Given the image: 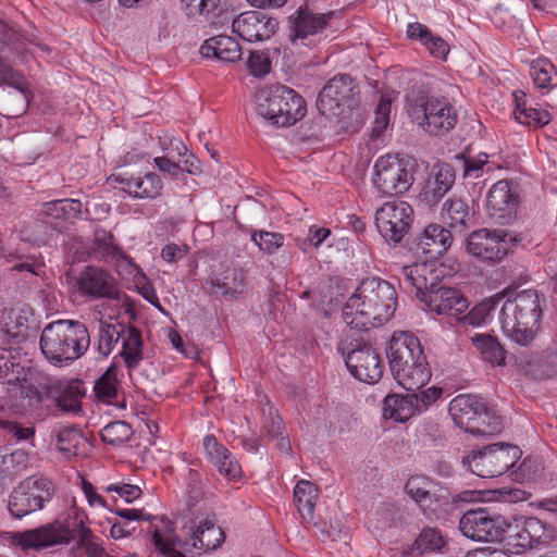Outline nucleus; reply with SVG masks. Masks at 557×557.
<instances>
[{
	"instance_id": "f257e3e1",
	"label": "nucleus",
	"mask_w": 557,
	"mask_h": 557,
	"mask_svg": "<svg viewBox=\"0 0 557 557\" xmlns=\"http://www.w3.org/2000/svg\"><path fill=\"white\" fill-rule=\"evenodd\" d=\"M397 307L395 287L381 277L363 280L346 300L342 315L352 329L367 330L387 322Z\"/></svg>"
},
{
	"instance_id": "f03ea898",
	"label": "nucleus",
	"mask_w": 557,
	"mask_h": 557,
	"mask_svg": "<svg viewBox=\"0 0 557 557\" xmlns=\"http://www.w3.org/2000/svg\"><path fill=\"white\" fill-rule=\"evenodd\" d=\"M387 359L394 380L404 389L418 391L431 380L432 371L421 343L410 332L393 334Z\"/></svg>"
},
{
	"instance_id": "7ed1b4c3",
	"label": "nucleus",
	"mask_w": 557,
	"mask_h": 557,
	"mask_svg": "<svg viewBox=\"0 0 557 557\" xmlns=\"http://www.w3.org/2000/svg\"><path fill=\"white\" fill-rule=\"evenodd\" d=\"M502 298L499 323L504 335L518 345L530 344L542 317L541 299L537 292L534 289L510 292L502 294Z\"/></svg>"
},
{
	"instance_id": "20e7f679",
	"label": "nucleus",
	"mask_w": 557,
	"mask_h": 557,
	"mask_svg": "<svg viewBox=\"0 0 557 557\" xmlns=\"http://www.w3.org/2000/svg\"><path fill=\"white\" fill-rule=\"evenodd\" d=\"M40 350L53 366L70 364L90 346L87 326L75 320H58L47 324L40 334Z\"/></svg>"
},
{
	"instance_id": "39448f33",
	"label": "nucleus",
	"mask_w": 557,
	"mask_h": 557,
	"mask_svg": "<svg viewBox=\"0 0 557 557\" xmlns=\"http://www.w3.org/2000/svg\"><path fill=\"white\" fill-rule=\"evenodd\" d=\"M256 111L268 124L289 127L307 113L304 98L293 88L273 84L259 89L255 95Z\"/></svg>"
},
{
	"instance_id": "423d86ee",
	"label": "nucleus",
	"mask_w": 557,
	"mask_h": 557,
	"mask_svg": "<svg viewBox=\"0 0 557 557\" xmlns=\"http://www.w3.org/2000/svg\"><path fill=\"white\" fill-rule=\"evenodd\" d=\"M161 527L157 525L152 531V542L164 555L169 554V557H186L177 548L186 549L188 545L206 552L215 550L225 541L224 531L216 525L212 518H206L197 527L189 528L187 532L188 542L181 540L174 533L169 521L161 520Z\"/></svg>"
},
{
	"instance_id": "0eeeda50",
	"label": "nucleus",
	"mask_w": 557,
	"mask_h": 557,
	"mask_svg": "<svg viewBox=\"0 0 557 557\" xmlns=\"http://www.w3.org/2000/svg\"><path fill=\"white\" fill-rule=\"evenodd\" d=\"M407 113L412 123L432 135H444L451 131L458 121V113L445 97L409 96Z\"/></svg>"
},
{
	"instance_id": "6e6552de",
	"label": "nucleus",
	"mask_w": 557,
	"mask_h": 557,
	"mask_svg": "<svg viewBox=\"0 0 557 557\" xmlns=\"http://www.w3.org/2000/svg\"><path fill=\"white\" fill-rule=\"evenodd\" d=\"M449 414L455 424L476 436L493 435L502 431V419L490 410L482 398L460 394L449 403Z\"/></svg>"
},
{
	"instance_id": "1a4fd4ad",
	"label": "nucleus",
	"mask_w": 557,
	"mask_h": 557,
	"mask_svg": "<svg viewBox=\"0 0 557 557\" xmlns=\"http://www.w3.org/2000/svg\"><path fill=\"white\" fill-rule=\"evenodd\" d=\"M521 455L518 446L496 443L465 456L462 465L480 478H495L513 467Z\"/></svg>"
},
{
	"instance_id": "9d476101",
	"label": "nucleus",
	"mask_w": 557,
	"mask_h": 557,
	"mask_svg": "<svg viewBox=\"0 0 557 557\" xmlns=\"http://www.w3.org/2000/svg\"><path fill=\"white\" fill-rule=\"evenodd\" d=\"M373 171V186L383 196L404 194L414 182L411 160L398 154L379 157Z\"/></svg>"
},
{
	"instance_id": "9b49d317",
	"label": "nucleus",
	"mask_w": 557,
	"mask_h": 557,
	"mask_svg": "<svg viewBox=\"0 0 557 557\" xmlns=\"http://www.w3.org/2000/svg\"><path fill=\"white\" fill-rule=\"evenodd\" d=\"M54 493L53 483L44 476H28L11 492L8 509L13 518L21 519L44 508Z\"/></svg>"
},
{
	"instance_id": "f8f14e48",
	"label": "nucleus",
	"mask_w": 557,
	"mask_h": 557,
	"mask_svg": "<svg viewBox=\"0 0 557 557\" xmlns=\"http://www.w3.org/2000/svg\"><path fill=\"white\" fill-rule=\"evenodd\" d=\"M405 492L430 520L444 518L451 506L447 491L424 475H411Z\"/></svg>"
},
{
	"instance_id": "ddd939ff",
	"label": "nucleus",
	"mask_w": 557,
	"mask_h": 557,
	"mask_svg": "<svg viewBox=\"0 0 557 557\" xmlns=\"http://www.w3.org/2000/svg\"><path fill=\"white\" fill-rule=\"evenodd\" d=\"M358 94L349 75L335 76L320 91L315 107L324 115L344 119L358 107Z\"/></svg>"
},
{
	"instance_id": "4468645a",
	"label": "nucleus",
	"mask_w": 557,
	"mask_h": 557,
	"mask_svg": "<svg viewBox=\"0 0 557 557\" xmlns=\"http://www.w3.org/2000/svg\"><path fill=\"white\" fill-rule=\"evenodd\" d=\"M517 244V238L504 230L481 228L473 231L466 239L467 252L488 262L500 261Z\"/></svg>"
},
{
	"instance_id": "2eb2a0df",
	"label": "nucleus",
	"mask_w": 557,
	"mask_h": 557,
	"mask_svg": "<svg viewBox=\"0 0 557 557\" xmlns=\"http://www.w3.org/2000/svg\"><path fill=\"white\" fill-rule=\"evenodd\" d=\"M499 542L504 543L511 554H522L546 539V524L537 518L507 519Z\"/></svg>"
},
{
	"instance_id": "dca6fc26",
	"label": "nucleus",
	"mask_w": 557,
	"mask_h": 557,
	"mask_svg": "<svg viewBox=\"0 0 557 557\" xmlns=\"http://www.w3.org/2000/svg\"><path fill=\"white\" fill-rule=\"evenodd\" d=\"M413 222V210L404 200L384 202L375 211V225L381 236L389 243L397 244L408 233Z\"/></svg>"
},
{
	"instance_id": "f3484780",
	"label": "nucleus",
	"mask_w": 557,
	"mask_h": 557,
	"mask_svg": "<svg viewBox=\"0 0 557 557\" xmlns=\"http://www.w3.org/2000/svg\"><path fill=\"white\" fill-rule=\"evenodd\" d=\"M285 34L293 53L307 55L313 48V7L299 4L286 18Z\"/></svg>"
},
{
	"instance_id": "a211bd4d",
	"label": "nucleus",
	"mask_w": 557,
	"mask_h": 557,
	"mask_svg": "<svg viewBox=\"0 0 557 557\" xmlns=\"http://www.w3.org/2000/svg\"><path fill=\"white\" fill-rule=\"evenodd\" d=\"M506 518L492 515L485 509L469 510L459 520V530L463 536L475 542H499Z\"/></svg>"
},
{
	"instance_id": "6ab92c4d",
	"label": "nucleus",
	"mask_w": 557,
	"mask_h": 557,
	"mask_svg": "<svg viewBox=\"0 0 557 557\" xmlns=\"http://www.w3.org/2000/svg\"><path fill=\"white\" fill-rule=\"evenodd\" d=\"M519 185L511 180H499L490 188L486 196L488 215L500 224L511 222L519 205Z\"/></svg>"
},
{
	"instance_id": "aec40b11",
	"label": "nucleus",
	"mask_w": 557,
	"mask_h": 557,
	"mask_svg": "<svg viewBox=\"0 0 557 557\" xmlns=\"http://www.w3.org/2000/svg\"><path fill=\"white\" fill-rule=\"evenodd\" d=\"M76 286L82 295L91 299H119L117 281L100 267H85L78 274Z\"/></svg>"
},
{
	"instance_id": "412c9836",
	"label": "nucleus",
	"mask_w": 557,
	"mask_h": 557,
	"mask_svg": "<svg viewBox=\"0 0 557 557\" xmlns=\"http://www.w3.org/2000/svg\"><path fill=\"white\" fill-rule=\"evenodd\" d=\"M425 308L440 315H448L459 321L469 307L468 299L454 287L431 285L430 290L420 299Z\"/></svg>"
},
{
	"instance_id": "4be33fe9",
	"label": "nucleus",
	"mask_w": 557,
	"mask_h": 557,
	"mask_svg": "<svg viewBox=\"0 0 557 557\" xmlns=\"http://www.w3.org/2000/svg\"><path fill=\"white\" fill-rule=\"evenodd\" d=\"M350 374L367 384L377 383L383 375V362L375 349L370 346L352 349L345 357Z\"/></svg>"
},
{
	"instance_id": "5701e85b",
	"label": "nucleus",
	"mask_w": 557,
	"mask_h": 557,
	"mask_svg": "<svg viewBox=\"0 0 557 557\" xmlns=\"http://www.w3.org/2000/svg\"><path fill=\"white\" fill-rule=\"evenodd\" d=\"M277 28V21L261 11H247L237 15L232 23L233 33L246 41H263L271 38Z\"/></svg>"
},
{
	"instance_id": "b1692460",
	"label": "nucleus",
	"mask_w": 557,
	"mask_h": 557,
	"mask_svg": "<svg viewBox=\"0 0 557 557\" xmlns=\"http://www.w3.org/2000/svg\"><path fill=\"white\" fill-rule=\"evenodd\" d=\"M455 174L449 164H437L424 183L419 200L428 207L435 206L453 187Z\"/></svg>"
},
{
	"instance_id": "393cba45",
	"label": "nucleus",
	"mask_w": 557,
	"mask_h": 557,
	"mask_svg": "<svg viewBox=\"0 0 557 557\" xmlns=\"http://www.w3.org/2000/svg\"><path fill=\"white\" fill-rule=\"evenodd\" d=\"M453 235L444 226L432 223L423 228L417 238V251L433 261L442 257L451 246Z\"/></svg>"
},
{
	"instance_id": "a878e982",
	"label": "nucleus",
	"mask_w": 557,
	"mask_h": 557,
	"mask_svg": "<svg viewBox=\"0 0 557 557\" xmlns=\"http://www.w3.org/2000/svg\"><path fill=\"white\" fill-rule=\"evenodd\" d=\"M122 190L136 199H154L161 195L163 183L160 176L153 172H147L144 176L117 175L114 178Z\"/></svg>"
},
{
	"instance_id": "bb28decb",
	"label": "nucleus",
	"mask_w": 557,
	"mask_h": 557,
	"mask_svg": "<svg viewBox=\"0 0 557 557\" xmlns=\"http://www.w3.org/2000/svg\"><path fill=\"white\" fill-rule=\"evenodd\" d=\"M48 393L63 411H81V399L85 395L81 381H55L49 385Z\"/></svg>"
},
{
	"instance_id": "cd10ccee",
	"label": "nucleus",
	"mask_w": 557,
	"mask_h": 557,
	"mask_svg": "<svg viewBox=\"0 0 557 557\" xmlns=\"http://www.w3.org/2000/svg\"><path fill=\"white\" fill-rule=\"evenodd\" d=\"M211 292L230 298H238L247 290V281L244 270L227 268L223 272L210 277Z\"/></svg>"
},
{
	"instance_id": "c85d7f7f",
	"label": "nucleus",
	"mask_w": 557,
	"mask_h": 557,
	"mask_svg": "<svg viewBox=\"0 0 557 557\" xmlns=\"http://www.w3.org/2000/svg\"><path fill=\"white\" fill-rule=\"evenodd\" d=\"M434 262L425 260L400 268L399 280L407 287L416 290V297L420 300L429 290V280L433 278Z\"/></svg>"
},
{
	"instance_id": "c756f323",
	"label": "nucleus",
	"mask_w": 557,
	"mask_h": 557,
	"mask_svg": "<svg viewBox=\"0 0 557 557\" xmlns=\"http://www.w3.org/2000/svg\"><path fill=\"white\" fill-rule=\"evenodd\" d=\"M200 53L205 58H215L223 62H236L242 57L239 44L227 35L211 37L200 47Z\"/></svg>"
},
{
	"instance_id": "7c9ffc66",
	"label": "nucleus",
	"mask_w": 557,
	"mask_h": 557,
	"mask_svg": "<svg viewBox=\"0 0 557 557\" xmlns=\"http://www.w3.org/2000/svg\"><path fill=\"white\" fill-rule=\"evenodd\" d=\"M407 37L417 41L435 58L445 59L449 52L447 42L440 36L433 34L428 26L419 22H412L407 25Z\"/></svg>"
},
{
	"instance_id": "2f4dec72",
	"label": "nucleus",
	"mask_w": 557,
	"mask_h": 557,
	"mask_svg": "<svg viewBox=\"0 0 557 557\" xmlns=\"http://www.w3.org/2000/svg\"><path fill=\"white\" fill-rule=\"evenodd\" d=\"M382 412L384 419L404 423L418 414L416 410V397L410 394H389L383 400Z\"/></svg>"
},
{
	"instance_id": "473e14b6",
	"label": "nucleus",
	"mask_w": 557,
	"mask_h": 557,
	"mask_svg": "<svg viewBox=\"0 0 557 557\" xmlns=\"http://www.w3.org/2000/svg\"><path fill=\"white\" fill-rule=\"evenodd\" d=\"M122 332V349L119 355L123 358L125 366L134 370L138 368L144 359V342L140 331L135 326H126L120 330Z\"/></svg>"
},
{
	"instance_id": "72a5a7b5",
	"label": "nucleus",
	"mask_w": 557,
	"mask_h": 557,
	"mask_svg": "<svg viewBox=\"0 0 557 557\" xmlns=\"http://www.w3.org/2000/svg\"><path fill=\"white\" fill-rule=\"evenodd\" d=\"M515 98V110L513 115L518 123L542 127L549 123L550 114L548 111L541 108L532 107L528 104L527 96L523 91L517 90L513 92Z\"/></svg>"
},
{
	"instance_id": "f704fd0d",
	"label": "nucleus",
	"mask_w": 557,
	"mask_h": 557,
	"mask_svg": "<svg viewBox=\"0 0 557 557\" xmlns=\"http://www.w3.org/2000/svg\"><path fill=\"white\" fill-rule=\"evenodd\" d=\"M502 294H496L495 296L484 299L469 312H463L458 322L471 326L484 325L492 320L493 312L502 308Z\"/></svg>"
},
{
	"instance_id": "c9c22d12",
	"label": "nucleus",
	"mask_w": 557,
	"mask_h": 557,
	"mask_svg": "<svg viewBox=\"0 0 557 557\" xmlns=\"http://www.w3.org/2000/svg\"><path fill=\"white\" fill-rule=\"evenodd\" d=\"M33 317V309L29 305L17 302L4 313L7 332L14 337H25Z\"/></svg>"
},
{
	"instance_id": "e433bc0d",
	"label": "nucleus",
	"mask_w": 557,
	"mask_h": 557,
	"mask_svg": "<svg viewBox=\"0 0 557 557\" xmlns=\"http://www.w3.org/2000/svg\"><path fill=\"white\" fill-rule=\"evenodd\" d=\"M471 342L481 357L492 366H503L505 363V350L496 337L478 333L471 337Z\"/></svg>"
},
{
	"instance_id": "4c0bfd02",
	"label": "nucleus",
	"mask_w": 557,
	"mask_h": 557,
	"mask_svg": "<svg viewBox=\"0 0 557 557\" xmlns=\"http://www.w3.org/2000/svg\"><path fill=\"white\" fill-rule=\"evenodd\" d=\"M313 484L308 480H300L294 488V504L301 518V522L307 527L313 522Z\"/></svg>"
},
{
	"instance_id": "58836bf2",
	"label": "nucleus",
	"mask_w": 557,
	"mask_h": 557,
	"mask_svg": "<svg viewBox=\"0 0 557 557\" xmlns=\"http://www.w3.org/2000/svg\"><path fill=\"white\" fill-rule=\"evenodd\" d=\"M457 160L461 162L463 176L466 178H479L484 173L502 168L494 159L490 160V154L485 152H480L474 157H457Z\"/></svg>"
},
{
	"instance_id": "ea45409f",
	"label": "nucleus",
	"mask_w": 557,
	"mask_h": 557,
	"mask_svg": "<svg viewBox=\"0 0 557 557\" xmlns=\"http://www.w3.org/2000/svg\"><path fill=\"white\" fill-rule=\"evenodd\" d=\"M393 99L391 94L382 95L374 110V121L371 132V139L374 141H382V137L391 125Z\"/></svg>"
},
{
	"instance_id": "a19ab883",
	"label": "nucleus",
	"mask_w": 557,
	"mask_h": 557,
	"mask_svg": "<svg viewBox=\"0 0 557 557\" xmlns=\"http://www.w3.org/2000/svg\"><path fill=\"white\" fill-rule=\"evenodd\" d=\"M82 202L77 199H60L44 205L46 216L57 220H74L82 214Z\"/></svg>"
},
{
	"instance_id": "79ce46f5",
	"label": "nucleus",
	"mask_w": 557,
	"mask_h": 557,
	"mask_svg": "<svg viewBox=\"0 0 557 557\" xmlns=\"http://www.w3.org/2000/svg\"><path fill=\"white\" fill-rule=\"evenodd\" d=\"M94 391L100 400L113 404L117 397V367L115 364H111L96 381Z\"/></svg>"
},
{
	"instance_id": "37998d69",
	"label": "nucleus",
	"mask_w": 557,
	"mask_h": 557,
	"mask_svg": "<svg viewBox=\"0 0 557 557\" xmlns=\"http://www.w3.org/2000/svg\"><path fill=\"white\" fill-rule=\"evenodd\" d=\"M124 324H112L107 322H100L97 342V351L102 357H108L114 349L116 343L121 339Z\"/></svg>"
},
{
	"instance_id": "c03bdc74",
	"label": "nucleus",
	"mask_w": 557,
	"mask_h": 557,
	"mask_svg": "<svg viewBox=\"0 0 557 557\" xmlns=\"http://www.w3.org/2000/svg\"><path fill=\"white\" fill-rule=\"evenodd\" d=\"M442 216L451 227L466 226L470 220V210L462 199L453 197L445 201Z\"/></svg>"
},
{
	"instance_id": "a18cd8bd",
	"label": "nucleus",
	"mask_w": 557,
	"mask_h": 557,
	"mask_svg": "<svg viewBox=\"0 0 557 557\" xmlns=\"http://www.w3.org/2000/svg\"><path fill=\"white\" fill-rule=\"evenodd\" d=\"M58 449L67 455H76L84 436L77 428L65 425L55 431Z\"/></svg>"
},
{
	"instance_id": "49530a36",
	"label": "nucleus",
	"mask_w": 557,
	"mask_h": 557,
	"mask_svg": "<svg viewBox=\"0 0 557 557\" xmlns=\"http://www.w3.org/2000/svg\"><path fill=\"white\" fill-rule=\"evenodd\" d=\"M24 50V40L22 36L0 20V53L9 57V51L13 54H21Z\"/></svg>"
},
{
	"instance_id": "de8ad7c7",
	"label": "nucleus",
	"mask_w": 557,
	"mask_h": 557,
	"mask_svg": "<svg viewBox=\"0 0 557 557\" xmlns=\"http://www.w3.org/2000/svg\"><path fill=\"white\" fill-rule=\"evenodd\" d=\"M27 380V371L20 363L11 361L0 351V381L9 385L22 384Z\"/></svg>"
},
{
	"instance_id": "09e8293b",
	"label": "nucleus",
	"mask_w": 557,
	"mask_h": 557,
	"mask_svg": "<svg viewBox=\"0 0 557 557\" xmlns=\"http://www.w3.org/2000/svg\"><path fill=\"white\" fill-rule=\"evenodd\" d=\"M133 435L131 425L124 421H115L104 426L101 432V438L103 442L119 446L127 442Z\"/></svg>"
},
{
	"instance_id": "8fccbe9b",
	"label": "nucleus",
	"mask_w": 557,
	"mask_h": 557,
	"mask_svg": "<svg viewBox=\"0 0 557 557\" xmlns=\"http://www.w3.org/2000/svg\"><path fill=\"white\" fill-rule=\"evenodd\" d=\"M8 53L9 57H5L4 53H0V81L9 86L23 90L25 87V78L21 73L14 70L9 62L18 58L20 54H13L12 51H9Z\"/></svg>"
},
{
	"instance_id": "3c124183",
	"label": "nucleus",
	"mask_w": 557,
	"mask_h": 557,
	"mask_svg": "<svg viewBox=\"0 0 557 557\" xmlns=\"http://www.w3.org/2000/svg\"><path fill=\"white\" fill-rule=\"evenodd\" d=\"M445 540L441 532L434 528H425L414 542V547L420 553H432L444 547Z\"/></svg>"
},
{
	"instance_id": "603ef678",
	"label": "nucleus",
	"mask_w": 557,
	"mask_h": 557,
	"mask_svg": "<svg viewBox=\"0 0 557 557\" xmlns=\"http://www.w3.org/2000/svg\"><path fill=\"white\" fill-rule=\"evenodd\" d=\"M249 73L257 78H263L272 69L271 59L265 51H251L247 60Z\"/></svg>"
},
{
	"instance_id": "864d4df0",
	"label": "nucleus",
	"mask_w": 557,
	"mask_h": 557,
	"mask_svg": "<svg viewBox=\"0 0 557 557\" xmlns=\"http://www.w3.org/2000/svg\"><path fill=\"white\" fill-rule=\"evenodd\" d=\"M94 248L101 256L116 257L121 255V249L114 244L113 235L103 230L97 228L94 233Z\"/></svg>"
},
{
	"instance_id": "5fc2aeb1",
	"label": "nucleus",
	"mask_w": 557,
	"mask_h": 557,
	"mask_svg": "<svg viewBox=\"0 0 557 557\" xmlns=\"http://www.w3.org/2000/svg\"><path fill=\"white\" fill-rule=\"evenodd\" d=\"M251 240L264 252L271 255L275 252L284 242V237L280 233L273 232H255L251 235Z\"/></svg>"
},
{
	"instance_id": "6e6d98bb",
	"label": "nucleus",
	"mask_w": 557,
	"mask_h": 557,
	"mask_svg": "<svg viewBox=\"0 0 557 557\" xmlns=\"http://www.w3.org/2000/svg\"><path fill=\"white\" fill-rule=\"evenodd\" d=\"M554 65L548 60H537L531 65V76L534 85L540 88H548L552 82Z\"/></svg>"
},
{
	"instance_id": "4d7b16f0",
	"label": "nucleus",
	"mask_w": 557,
	"mask_h": 557,
	"mask_svg": "<svg viewBox=\"0 0 557 557\" xmlns=\"http://www.w3.org/2000/svg\"><path fill=\"white\" fill-rule=\"evenodd\" d=\"M220 1L221 0H182V5L188 16H208L218 8Z\"/></svg>"
},
{
	"instance_id": "13d9d810",
	"label": "nucleus",
	"mask_w": 557,
	"mask_h": 557,
	"mask_svg": "<svg viewBox=\"0 0 557 557\" xmlns=\"http://www.w3.org/2000/svg\"><path fill=\"white\" fill-rule=\"evenodd\" d=\"M542 471V463L537 459L525 458L518 467L515 476L522 482L535 481Z\"/></svg>"
},
{
	"instance_id": "bf43d9fd",
	"label": "nucleus",
	"mask_w": 557,
	"mask_h": 557,
	"mask_svg": "<svg viewBox=\"0 0 557 557\" xmlns=\"http://www.w3.org/2000/svg\"><path fill=\"white\" fill-rule=\"evenodd\" d=\"M203 448L210 461L215 466L230 454L228 449L220 444L213 435L203 438Z\"/></svg>"
},
{
	"instance_id": "052dcab7",
	"label": "nucleus",
	"mask_w": 557,
	"mask_h": 557,
	"mask_svg": "<svg viewBox=\"0 0 557 557\" xmlns=\"http://www.w3.org/2000/svg\"><path fill=\"white\" fill-rule=\"evenodd\" d=\"M413 395L416 397L417 413H421L442 397L443 388L437 386H431L420 392L419 394Z\"/></svg>"
},
{
	"instance_id": "680f3d73",
	"label": "nucleus",
	"mask_w": 557,
	"mask_h": 557,
	"mask_svg": "<svg viewBox=\"0 0 557 557\" xmlns=\"http://www.w3.org/2000/svg\"><path fill=\"white\" fill-rule=\"evenodd\" d=\"M104 492L107 493H116L121 498H123L126 503H132L135 499L141 496V490L138 485L127 484V483H115L106 486Z\"/></svg>"
},
{
	"instance_id": "e2e57ef3",
	"label": "nucleus",
	"mask_w": 557,
	"mask_h": 557,
	"mask_svg": "<svg viewBox=\"0 0 557 557\" xmlns=\"http://www.w3.org/2000/svg\"><path fill=\"white\" fill-rule=\"evenodd\" d=\"M34 242L37 245L46 244L55 233L57 227L49 221H36L32 225Z\"/></svg>"
},
{
	"instance_id": "0e129e2a",
	"label": "nucleus",
	"mask_w": 557,
	"mask_h": 557,
	"mask_svg": "<svg viewBox=\"0 0 557 557\" xmlns=\"http://www.w3.org/2000/svg\"><path fill=\"white\" fill-rule=\"evenodd\" d=\"M219 472L228 480H236L242 474V468L238 461L232 457L231 453L226 456V459L216 463Z\"/></svg>"
},
{
	"instance_id": "69168bd1",
	"label": "nucleus",
	"mask_w": 557,
	"mask_h": 557,
	"mask_svg": "<svg viewBox=\"0 0 557 557\" xmlns=\"http://www.w3.org/2000/svg\"><path fill=\"white\" fill-rule=\"evenodd\" d=\"M156 166L163 173H166L173 177H178L183 172V168L173 161L169 156L154 158Z\"/></svg>"
},
{
	"instance_id": "338daca9",
	"label": "nucleus",
	"mask_w": 557,
	"mask_h": 557,
	"mask_svg": "<svg viewBox=\"0 0 557 557\" xmlns=\"http://www.w3.org/2000/svg\"><path fill=\"white\" fill-rule=\"evenodd\" d=\"M21 261L15 263L13 267H12V270L13 271H17V272H28L30 273L32 275H39V271L40 269L42 268V262H40L38 259H36L35 257H27L24 261L22 260L21 257H17Z\"/></svg>"
},
{
	"instance_id": "774afa93",
	"label": "nucleus",
	"mask_w": 557,
	"mask_h": 557,
	"mask_svg": "<svg viewBox=\"0 0 557 557\" xmlns=\"http://www.w3.org/2000/svg\"><path fill=\"white\" fill-rule=\"evenodd\" d=\"M187 490L190 498H197L202 492L201 475L195 469H189L186 476Z\"/></svg>"
}]
</instances>
